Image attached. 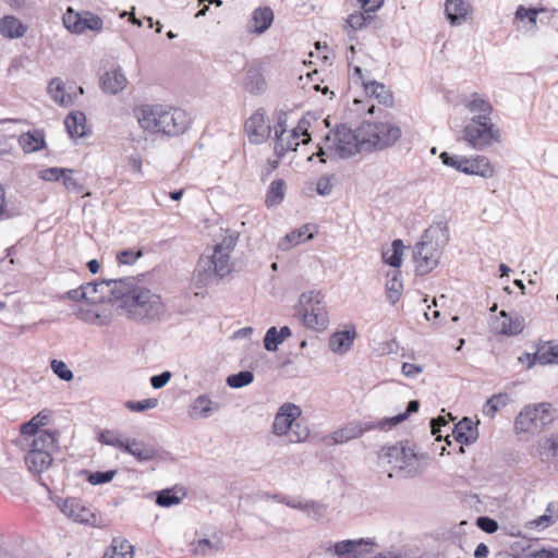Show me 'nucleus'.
<instances>
[{
    "label": "nucleus",
    "instance_id": "nucleus-1",
    "mask_svg": "<svg viewBox=\"0 0 558 558\" xmlns=\"http://www.w3.org/2000/svg\"><path fill=\"white\" fill-rule=\"evenodd\" d=\"M117 283L121 286L110 290L109 303L118 304L128 313L129 318L144 325L161 320L166 305L159 294L137 284L134 277H122Z\"/></svg>",
    "mask_w": 558,
    "mask_h": 558
},
{
    "label": "nucleus",
    "instance_id": "nucleus-2",
    "mask_svg": "<svg viewBox=\"0 0 558 558\" xmlns=\"http://www.w3.org/2000/svg\"><path fill=\"white\" fill-rule=\"evenodd\" d=\"M142 129L151 134L179 136L189 129L190 120L184 110L163 105H143L137 116Z\"/></svg>",
    "mask_w": 558,
    "mask_h": 558
},
{
    "label": "nucleus",
    "instance_id": "nucleus-3",
    "mask_svg": "<svg viewBox=\"0 0 558 558\" xmlns=\"http://www.w3.org/2000/svg\"><path fill=\"white\" fill-rule=\"evenodd\" d=\"M359 132H362L359 128L352 130L347 123H338L326 133L324 143L339 159H349L366 145L364 135L360 138Z\"/></svg>",
    "mask_w": 558,
    "mask_h": 558
},
{
    "label": "nucleus",
    "instance_id": "nucleus-4",
    "mask_svg": "<svg viewBox=\"0 0 558 558\" xmlns=\"http://www.w3.org/2000/svg\"><path fill=\"white\" fill-rule=\"evenodd\" d=\"M462 140L470 148L483 150L494 143L500 142V130L493 123L492 118L473 116L462 130Z\"/></svg>",
    "mask_w": 558,
    "mask_h": 558
},
{
    "label": "nucleus",
    "instance_id": "nucleus-5",
    "mask_svg": "<svg viewBox=\"0 0 558 558\" xmlns=\"http://www.w3.org/2000/svg\"><path fill=\"white\" fill-rule=\"evenodd\" d=\"M378 458H388V462H400V470H405L409 477H414L420 473V468L414 466L413 461H426L429 454L425 451L416 450V445H410L409 440H401L395 445L383 446L378 452Z\"/></svg>",
    "mask_w": 558,
    "mask_h": 558
},
{
    "label": "nucleus",
    "instance_id": "nucleus-6",
    "mask_svg": "<svg viewBox=\"0 0 558 558\" xmlns=\"http://www.w3.org/2000/svg\"><path fill=\"white\" fill-rule=\"evenodd\" d=\"M442 165L454 169L465 175H477L489 179L495 175V168L488 157L484 155L464 156L449 151L439 155Z\"/></svg>",
    "mask_w": 558,
    "mask_h": 558
},
{
    "label": "nucleus",
    "instance_id": "nucleus-7",
    "mask_svg": "<svg viewBox=\"0 0 558 558\" xmlns=\"http://www.w3.org/2000/svg\"><path fill=\"white\" fill-rule=\"evenodd\" d=\"M359 130L363 131L364 142H366L369 151H380L392 147L402 135L401 129L390 122L363 121Z\"/></svg>",
    "mask_w": 558,
    "mask_h": 558
},
{
    "label": "nucleus",
    "instance_id": "nucleus-8",
    "mask_svg": "<svg viewBox=\"0 0 558 558\" xmlns=\"http://www.w3.org/2000/svg\"><path fill=\"white\" fill-rule=\"evenodd\" d=\"M63 25L74 35H82L86 32L100 33L104 27L102 19L92 11H75L68 8L62 17Z\"/></svg>",
    "mask_w": 558,
    "mask_h": 558
},
{
    "label": "nucleus",
    "instance_id": "nucleus-9",
    "mask_svg": "<svg viewBox=\"0 0 558 558\" xmlns=\"http://www.w3.org/2000/svg\"><path fill=\"white\" fill-rule=\"evenodd\" d=\"M376 543L369 537L347 538L330 544L327 548L336 558H367L373 553Z\"/></svg>",
    "mask_w": 558,
    "mask_h": 558
},
{
    "label": "nucleus",
    "instance_id": "nucleus-10",
    "mask_svg": "<svg viewBox=\"0 0 558 558\" xmlns=\"http://www.w3.org/2000/svg\"><path fill=\"white\" fill-rule=\"evenodd\" d=\"M450 241L448 221L444 215H436L432 225L426 228L415 243L435 252L442 251Z\"/></svg>",
    "mask_w": 558,
    "mask_h": 558
},
{
    "label": "nucleus",
    "instance_id": "nucleus-11",
    "mask_svg": "<svg viewBox=\"0 0 558 558\" xmlns=\"http://www.w3.org/2000/svg\"><path fill=\"white\" fill-rule=\"evenodd\" d=\"M356 337V327L350 323L344 326V329H337L330 335L328 347L333 353L343 355L352 349Z\"/></svg>",
    "mask_w": 558,
    "mask_h": 558
},
{
    "label": "nucleus",
    "instance_id": "nucleus-12",
    "mask_svg": "<svg viewBox=\"0 0 558 558\" xmlns=\"http://www.w3.org/2000/svg\"><path fill=\"white\" fill-rule=\"evenodd\" d=\"M275 21L274 10L268 5H260L253 10L246 24V32L256 36L265 34Z\"/></svg>",
    "mask_w": 558,
    "mask_h": 558
},
{
    "label": "nucleus",
    "instance_id": "nucleus-13",
    "mask_svg": "<svg viewBox=\"0 0 558 558\" xmlns=\"http://www.w3.org/2000/svg\"><path fill=\"white\" fill-rule=\"evenodd\" d=\"M186 488L182 485H173L148 494V498L160 508L178 506L186 497Z\"/></svg>",
    "mask_w": 558,
    "mask_h": 558
},
{
    "label": "nucleus",
    "instance_id": "nucleus-14",
    "mask_svg": "<svg viewBox=\"0 0 558 558\" xmlns=\"http://www.w3.org/2000/svg\"><path fill=\"white\" fill-rule=\"evenodd\" d=\"M421 408V401L418 399H412L407 403L405 410L392 416H384L377 421H369L373 425V429L379 430H391L401 423L409 420L413 414L417 413Z\"/></svg>",
    "mask_w": 558,
    "mask_h": 558
},
{
    "label": "nucleus",
    "instance_id": "nucleus-15",
    "mask_svg": "<svg viewBox=\"0 0 558 558\" xmlns=\"http://www.w3.org/2000/svg\"><path fill=\"white\" fill-rule=\"evenodd\" d=\"M64 128L68 136L73 141L88 137L92 134V128L87 123L86 114L81 110H73L66 114Z\"/></svg>",
    "mask_w": 558,
    "mask_h": 558
},
{
    "label": "nucleus",
    "instance_id": "nucleus-16",
    "mask_svg": "<svg viewBox=\"0 0 558 558\" xmlns=\"http://www.w3.org/2000/svg\"><path fill=\"white\" fill-rule=\"evenodd\" d=\"M245 131L251 143L259 144L266 140L270 132V126L266 125V113L263 108L257 109L245 121Z\"/></svg>",
    "mask_w": 558,
    "mask_h": 558
},
{
    "label": "nucleus",
    "instance_id": "nucleus-17",
    "mask_svg": "<svg viewBox=\"0 0 558 558\" xmlns=\"http://www.w3.org/2000/svg\"><path fill=\"white\" fill-rule=\"evenodd\" d=\"M369 430H373V425L369 421L352 420L332 433V440L335 444H344L363 436Z\"/></svg>",
    "mask_w": 558,
    "mask_h": 558
},
{
    "label": "nucleus",
    "instance_id": "nucleus-18",
    "mask_svg": "<svg viewBox=\"0 0 558 558\" xmlns=\"http://www.w3.org/2000/svg\"><path fill=\"white\" fill-rule=\"evenodd\" d=\"M451 435L458 444L471 446L478 438V423L469 416H463L454 424Z\"/></svg>",
    "mask_w": 558,
    "mask_h": 558
},
{
    "label": "nucleus",
    "instance_id": "nucleus-19",
    "mask_svg": "<svg viewBox=\"0 0 558 558\" xmlns=\"http://www.w3.org/2000/svg\"><path fill=\"white\" fill-rule=\"evenodd\" d=\"M298 317L305 328L315 331L325 330L329 323L327 312L320 305L312 306L311 311L308 308L298 310Z\"/></svg>",
    "mask_w": 558,
    "mask_h": 558
},
{
    "label": "nucleus",
    "instance_id": "nucleus-20",
    "mask_svg": "<svg viewBox=\"0 0 558 558\" xmlns=\"http://www.w3.org/2000/svg\"><path fill=\"white\" fill-rule=\"evenodd\" d=\"M473 7L466 0H446L445 17L451 26H459L472 14Z\"/></svg>",
    "mask_w": 558,
    "mask_h": 558
},
{
    "label": "nucleus",
    "instance_id": "nucleus-21",
    "mask_svg": "<svg viewBox=\"0 0 558 558\" xmlns=\"http://www.w3.org/2000/svg\"><path fill=\"white\" fill-rule=\"evenodd\" d=\"M17 142L25 154L38 153L48 146L44 129H32L23 132Z\"/></svg>",
    "mask_w": 558,
    "mask_h": 558
},
{
    "label": "nucleus",
    "instance_id": "nucleus-22",
    "mask_svg": "<svg viewBox=\"0 0 558 558\" xmlns=\"http://www.w3.org/2000/svg\"><path fill=\"white\" fill-rule=\"evenodd\" d=\"M539 13H547V9L520 4L515 9L513 23L518 29L521 27V23L526 29H533L536 27L537 22L543 23V17H538Z\"/></svg>",
    "mask_w": 558,
    "mask_h": 558
},
{
    "label": "nucleus",
    "instance_id": "nucleus-23",
    "mask_svg": "<svg viewBox=\"0 0 558 558\" xmlns=\"http://www.w3.org/2000/svg\"><path fill=\"white\" fill-rule=\"evenodd\" d=\"M364 93L369 98H375L378 104L386 108H391L395 105V97L390 89L386 87L384 83L377 82L376 80L363 81L362 82Z\"/></svg>",
    "mask_w": 558,
    "mask_h": 558
},
{
    "label": "nucleus",
    "instance_id": "nucleus-24",
    "mask_svg": "<svg viewBox=\"0 0 558 558\" xmlns=\"http://www.w3.org/2000/svg\"><path fill=\"white\" fill-rule=\"evenodd\" d=\"M50 98L61 107L72 106L76 99V93L66 89L64 82L60 77H52L47 87Z\"/></svg>",
    "mask_w": 558,
    "mask_h": 558
},
{
    "label": "nucleus",
    "instance_id": "nucleus-25",
    "mask_svg": "<svg viewBox=\"0 0 558 558\" xmlns=\"http://www.w3.org/2000/svg\"><path fill=\"white\" fill-rule=\"evenodd\" d=\"M25 464L27 469L33 474H41L46 469H48L53 459L51 452L48 450L39 451V449H28L27 453L24 457Z\"/></svg>",
    "mask_w": 558,
    "mask_h": 558
},
{
    "label": "nucleus",
    "instance_id": "nucleus-26",
    "mask_svg": "<svg viewBox=\"0 0 558 558\" xmlns=\"http://www.w3.org/2000/svg\"><path fill=\"white\" fill-rule=\"evenodd\" d=\"M126 77L121 68L118 66L111 71L106 72L100 77V88L105 94L117 95L122 92L126 85Z\"/></svg>",
    "mask_w": 558,
    "mask_h": 558
},
{
    "label": "nucleus",
    "instance_id": "nucleus-27",
    "mask_svg": "<svg viewBox=\"0 0 558 558\" xmlns=\"http://www.w3.org/2000/svg\"><path fill=\"white\" fill-rule=\"evenodd\" d=\"M28 26L15 15H3L0 17V34L7 39L22 38Z\"/></svg>",
    "mask_w": 558,
    "mask_h": 558
},
{
    "label": "nucleus",
    "instance_id": "nucleus-28",
    "mask_svg": "<svg viewBox=\"0 0 558 558\" xmlns=\"http://www.w3.org/2000/svg\"><path fill=\"white\" fill-rule=\"evenodd\" d=\"M292 336V330L288 325L277 328L269 327L263 338L264 349L268 352H277L279 347Z\"/></svg>",
    "mask_w": 558,
    "mask_h": 558
},
{
    "label": "nucleus",
    "instance_id": "nucleus-29",
    "mask_svg": "<svg viewBox=\"0 0 558 558\" xmlns=\"http://www.w3.org/2000/svg\"><path fill=\"white\" fill-rule=\"evenodd\" d=\"M318 233V225L314 222H307L302 225L300 228L293 229L288 232L282 241L287 243V247L296 246L303 242L313 240Z\"/></svg>",
    "mask_w": 558,
    "mask_h": 558
},
{
    "label": "nucleus",
    "instance_id": "nucleus-30",
    "mask_svg": "<svg viewBox=\"0 0 558 558\" xmlns=\"http://www.w3.org/2000/svg\"><path fill=\"white\" fill-rule=\"evenodd\" d=\"M243 87L251 95H260L266 90L267 83L260 68L247 69Z\"/></svg>",
    "mask_w": 558,
    "mask_h": 558
},
{
    "label": "nucleus",
    "instance_id": "nucleus-31",
    "mask_svg": "<svg viewBox=\"0 0 558 558\" xmlns=\"http://www.w3.org/2000/svg\"><path fill=\"white\" fill-rule=\"evenodd\" d=\"M219 408V403L213 402L207 395H199L190 405L189 415L191 418H207Z\"/></svg>",
    "mask_w": 558,
    "mask_h": 558
},
{
    "label": "nucleus",
    "instance_id": "nucleus-32",
    "mask_svg": "<svg viewBox=\"0 0 558 558\" xmlns=\"http://www.w3.org/2000/svg\"><path fill=\"white\" fill-rule=\"evenodd\" d=\"M51 412L47 409L39 411L37 414L32 416L31 420L24 422L21 425V434L25 437L36 436L43 430L41 427L46 426L50 422Z\"/></svg>",
    "mask_w": 558,
    "mask_h": 558
},
{
    "label": "nucleus",
    "instance_id": "nucleus-33",
    "mask_svg": "<svg viewBox=\"0 0 558 558\" xmlns=\"http://www.w3.org/2000/svg\"><path fill=\"white\" fill-rule=\"evenodd\" d=\"M387 281L385 284L386 299L390 305H396L400 300L403 291V281L401 270H392L387 272Z\"/></svg>",
    "mask_w": 558,
    "mask_h": 558
},
{
    "label": "nucleus",
    "instance_id": "nucleus-34",
    "mask_svg": "<svg viewBox=\"0 0 558 558\" xmlns=\"http://www.w3.org/2000/svg\"><path fill=\"white\" fill-rule=\"evenodd\" d=\"M404 248L405 246L401 239L392 240L391 248L381 251V259L384 264L392 267L393 270H401Z\"/></svg>",
    "mask_w": 558,
    "mask_h": 558
},
{
    "label": "nucleus",
    "instance_id": "nucleus-35",
    "mask_svg": "<svg viewBox=\"0 0 558 558\" xmlns=\"http://www.w3.org/2000/svg\"><path fill=\"white\" fill-rule=\"evenodd\" d=\"M96 439L105 446H110L125 453L132 438H122L121 434L114 429H98Z\"/></svg>",
    "mask_w": 558,
    "mask_h": 558
},
{
    "label": "nucleus",
    "instance_id": "nucleus-36",
    "mask_svg": "<svg viewBox=\"0 0 558 558\" xmlns=\"http://www.w3.org/2000/svg\"><path fill=\"white\" fill-rule=\"evenodd\" d=\"M33 440L29 444L31 449H39V451L48 450L58 447L60 432L58 429H43L40 434L32 436Z\"/></svg>",
    "mask_w": 558,
    "mask_h": 558
},
{
    "label": "nucleus",
    "instance_id": "nucleus-37",
    "mask_svg": "<svg viewBox=\"0 0 558 558\" xmlns=\"http://www.w3.org/2000/svg\"><path fill=\"white\" fill-rule=\"evenodd\" d=\"M287 183L283 179H275L267 187L265 195V205L267 208L279 206L286 196Z\"/></svg>",
    "mask_w": 558,
    "mask_h": 558
},
{
    "label": "nucleus",
    "instance_id": "nucleus-38",
    "mask_svg": "<svg viewBox=\"0 0 558 558\" xmlns=\"http://www.w3.org/2000/svg\"><path fill=\"white\" fill-rule=\"evenodd\" d=\"M118 474L117 469L109 470H97L92 471L88 469H82L78 472V475L82 476L87 483L93 486H100L110 483L114 476Z\"/></svg>",
    "mask_w": 558,
    "mask_h": 558
},
{
    "label": "nucleus",
    "instance_id": "nucleus-39",
    "mask_svg": "<svg viewBox=\"0 0 558 558\" xmlns=\"http://www.w3.org/2000/svg\"><path fill=\"white\" fill-rule=\"evenodd\" d=\"M125 453L132 456L137 462H149L154 460V446L132 438Z\"/></svg>",
    "mask_w": 558,
    "mask_h": 558
},
{
    "label": "nucleus",
    "instance_id": "nucleus-40",
    "mask_svg": "<svg viewBox=\"0 0 558 558\" xmlns=\"http://www.w3.org/2000/svg\"><path fill=\"white\" fill-rule=\"evenodd\" d=\"M500 316L504 318L501 323L499 333L507 337H514L520 335L524 328V319L523 317L515 316L512 317L508 312L501 311Z\"/></svg>",
    "mask_w": 558,
    "mask_h": 558
},
{
    "label": "nucleus",
    "instance_id": "nucleus-41",
    "mask_svg": "<svg viewBox=\"0 0 558 558\" xmlns=\"http://www.w3.org/2000/svg\"><path fill=\"white\" fill-rule=\"evenodd\" d=\"M514 430L517 434L529 433L535 434L539 433L538 426L533 421L531 416V411L527 405H525L515 416L514 418Z\"/></svg>",
    "mask_w": 558,
    "mask_h": 558
},
{
    "label": "nucleus",
    "instance_id": "nucleus-42",
    "mask_svg": "<svg viewBox=\"0 0 558 558\" xmlns=\"http://www.w3.org/2000/svg\"><path fill=\"white\" fill-rule=\"evenodd\" d=\"M376 20L377 16L375 13L361 10L349 14L345 23L347 27H349L352 32H357L367 27L372 22H375Z\"/></svg>",
    "mask_w": 558,
    "mask_h": 558
},
{
    "label": "nucleus",
    "instance_id": "nucleus-43",
    "mask_svg": "<svg viewBox=\"0 0 558 558\" xmlns=\"http://www.w3.org/2000/svg\"><path fill=\"white\" fill-rule=\"evenodd\" d=\"M441 251L435 252L430 248L426 250L424 253L422 260L415 265V275L420 277H424L432 272L439 264Z\"/></svg>",
    "mask_w": 558,
    "mask_h": 558
},
{
    "label": "nucleus",
    "instance_id": "nucleus-44",
    "mask_svg": "<svg viewBox=\"0 0 558 558\" xmlns=\"http://www.w3.org/2000/svg\"><path fill=\"white\" fill-rule=\"evenodd\" d=\"M73 515H70L69 519L73 520L76 523L88 525V526H99L98 515L87 508L81 498H78L77 508L73 509Z\"/></svg>",
    "mask_w": 558,
    "mask_h": 558
},
{
    "label": "nucleus",
    "instance_id": "nucleus-45",
    "mask_svg": "<svg viewBox=\"0 0 558 558\" xmlns=\"http://www.w3.org/2000/svg\"><path fill=\"white\" fill-rule=\"evenodd\" d=\"M59 300H71L74 302L85 303L87 305H97L105 303V298L101 296L98 300L92 299L87 295L85 291V286L83 283L75 289H71L59 296Z\"/></svg>",
    "mask_w": 558,
    "mask_h": 558
},
{
    "label": "nucleus",
    "instance_id": "nucleus-46",
    "mask_svg": "<svg viewBox=\"0 0 558 558\" xmlns=\"http://www.w3.org/2000/svg\"><path fill=\"white\" fill-rule=\"evenodd\" d=\"M302 410L299 405L286 402L281 404L275 416L282 417V420L289 422L296 428L301 427V423L298 422V418L301 416Z\"/></svg>",
    "mask_w": 558,
    "mask_h": 558
},
{
    "label": "nucleus",
    "instance_id": "nucleus-47",
    "mask_svg": "<svg viewBox=\"0 0 558 558\" xmlns=\"http://www.w3.org/2000/svg\"><path fill=\"white\" fill-rule=\"evenodd\" d=\"M509 397L506 392H499L490 396L484 407L483 413L486 416L494 417L496 413L508 404Z\"/></svg>",
    "mask_w": 558,
    "mask_h": 558
},
{
    "label": "nucleus",
    "instance_id": "nucleus-48",
    "mask_svg": "<svg viewBox=\"0 0 558 558\" xmlns=\"http://www.w3.org/2000/svg\"><path fill=\"white\" fill-rule=\"evenodd\" d=\"M254 373L250 369H242L227 376L226 384L232 389H241L254 381Z\"/></svg>",
    "mask_w": 558,
    "mask_h": 558
},
{
    "label": "nucleus",
    "instance_id": "nucleus-49",
    "mask_svg": "<svg viewBox=\"0 0 558 558\" xmlns=\"http://www.w3.org/2000/svg\"><path fill=\"white\" fill-rule=\"evenodd\" d=\"M538 342L542 348L543 366L558 365V341L539 339Z\"/></svg>",
    "mask_w": 558,
    "mask_h": 558
},
{
    "label": "nucleus",
    "instance_id": "nucleus-50",
    "mask_svg": "<svg viewBox=\"0 0 558 558\" xmlns=\"http://www.w3.org/2000/svg\"><path fill=\"white\" fill-rule=\"evenodd\" d=\"M230 260V253L228 252H221L213 253V256L210 257V264L213 271L218 275L220 278L226 277L231 272V269H227Z\"/></svg>",
    "mask_w": 558,
    "mask_h": 558
},
{
    "label": "nucleus",
    "instance_id": "nucleus-51",
    "mask_svg": "<svg viewBox=\"0 0 558 558\" xmlns=\"http://www.w3.org/2000/svg\"><path fill=\"white\" fill-rule=\"evenodd\" d=\"M466 108L471 112H478L477 116H484L485 118H490L494 110L493 105L477 94L472 95V99L466 105Z\"/></svg>",
    "mask_w": 558,
    "mask_h": 558
},
{
    "label": "nucleus",
    "instance_id": "nucleus-52",
    "mask_svg": "<svg viewBox=\"0 0 558 558\" xmlns=\"http://www.w3.org/2000/svg\"><path fill=\"white\" fill-rule=\"evenodd\" d=\"M324 294L322 291L312 290L307 292H302L299 296V303L295 305V314L298 315V310L307 308L308 305L317 306L322 305L324 302Z\"/></svg>",
    "mask_w": 558,
    "mask_h": 558
},
{
    "label": "nucleus",
    "instance_id": "nucleus-53",
    "mask_svg": "<svg viewBox=\"0 0 558 558\" xmlns=\"http://www.w3.org/2000/svg\"><path fill=\"white\" fill-rule=\"evenodd\" d=\"M143 255L144 251L142 247H129L118 251L116 259L119 265L133 266Z\"/></svg>",
    "mask_w": 558,
    "mask_h": 558
},
{
    "label": "nucleus",
    "instance_id": "nucleus-54",
    "mask_svg": "<svg viewBox=\"0 0 558 558\" xmlns=\"http://www.w3.org/2000/svg\"><path fill=\"white\" fill-rule=\"evenodd\" d=\"M536 407L538 408L537 414L539 415V417L537 418L538 420L537 426H538L539 432H542L543 429H545L548 425H550L554 422V420H555L554 410H553L551 403H549V402L536 403Z\"/></svg>",
    "mask_w": 558,
    "mask_h": 558
},
{
    "label": "nucleus",
    "instance_id": "nucleus-55",
    "mask_svg": "<svg viewBox=\"0 0 558 558\" xmlns=\"http://www.w3.org/2000/svg\"><path fill=\"white\" fill-rule=\"evenodd\" d=\"M158 405L157 398H146L143 400H128L124 402V408L130 412L142 413Z\"/></svg>",
    "mask_w": 558,
    "mask_h": 558
},
{
    "label": "nucleus",
    "instance_id": "nucleus-56",
    "mask_svg": "<svg viewBox=\"0 0 558 558\" xmlns=\"http://www.w3.org/2000/svg\"><path fill=\"white\" fill-rule=\"evenodd\" d=\"M49 365H50L52 373L59 379L66 381V383L73 380L74 374L64 361L58 360V359H51Z\"/></svg>",
    "mask_w": 558,
    "mask_h": 558
},
{
    "label": "nucleus",
    "instance_id": "nucleus-57",
    "mask_svg": "<svg viewBox=\"0 0 558 558\" xmlns=\"http://www.w3.org/2000/svg\"><path fill=\"white\" fill-rule=\"evenodd\" d=\"M51 500L57 506V508L60 510L61 513H63L65 517L70 518V515H73L75 508L78 506V497H60L54 496L51 497Z\"/></svg>",
    "mask_w": 558,
    "mask_h": 558
},
{
    "label": "nucleus",
    "instance_id": "nucleus-58",
    "mask_svg": "<svg viewBox=\"0 0 558 558\" xmlns=\"http://www.w3.org/2000/svg\"><path fill=\"white\" fill-rule=\"evenodd\" d=\"M72 168L49 167L38 172V178L47 182H60L64 172H74Z\"/></svg>",
    "mask_w": 558,
    "mask_h": 558
},
{
    "label": "nucleus",
    "instance_id": "nucleus-59",
    "mask_svg": "<svg viewBox=\"0 0 558 558\" xmlns=\"http://www.w3.org/2000/svg\"><path fill=\"white\" fill-rule=\"evenodd\" d=\"M336 180V174H323L318 178L316 182L315 192L317 195L326 197L329 196L333 189V181Z\"/></svg>",
    "mask_w": 558,
    "mask_h": 558
},
{
    "label": "nucleus",
    "instance_id": "nucleus-60",
    "mask_svg": "<svg viewBox=\"0 0 558 558\" xmlns=\"http://www.w3.org/2000/svg\"><path fill=\"white\" fill-rule=\"evenodd\" d=\"M542 357V348L539 347V342L537 341L535 343V351L532 353H522L519 357V361L525 364L527 369H531L537 364L543 366Z\"/></svg>",
    "mask_w": 558,
    "mask_h": 558
},
{
    "label": "nucleus",
    "instance_id": "nucleus-61",
    "mask_svg": "<svg viewBox=\"0 0 558 558\" xmlns=\"http://www.w3.org/2000/svg\"><path fill=\"white\" fill-rule=\"evenodd\" d=\"M239 240V232L233 231L229 234L225 235L222 240L215 244L214 250L215 253L220 254L221 252H228L231 253L233 248L235 247Z\"/></svg>",
    "mask_w": 558,
    "mask_h": 558
},
{
    "label": "nucleus",
    "instance_id": "nucleus-62",
    "mask_svg": "<svg viewBox=\"0 0 558 558\" xmlns=\"http://www.w3.org/2000/svg\"><path fill=\"white\" fill-rule=\"evenodd\" d=\"M556 523L553 514L543 513L526 523L527 529L543 531Z\"/></svg>",
    "mask_w": 558,
    "mask_h": 558
},
{
    "label": "nucleus",
    "instance_id": "nucleus-63",
    "mask_svg": "<svg viewBox=\"0 0 558 558\" xmlns=\"http://www.w3.org/2000/svg\"><path fill=\"white\" fill-rule=\"evenodd\" d=\"M475 525L487 534H494L498 531V521L489 515H480L475 520Z\"/></svg>",
    "mask_w": 558,
    "mask_h": 558
},
{
    "label": "nucleus",
    "instance_id": "nucleus-64",
    "mask_svg": "<svg viewBox=\"0 0 558 558\" xmlns=\"http://www.w3.org/2000/svg\"><path fill=\"white\" fill-rule=\"evenodd\" d=\"M529 558H558V547L542 546L527 554Z\"/></svg>",
    "mask_w": 558,
    "mask_h": 558
}]
</instances>
